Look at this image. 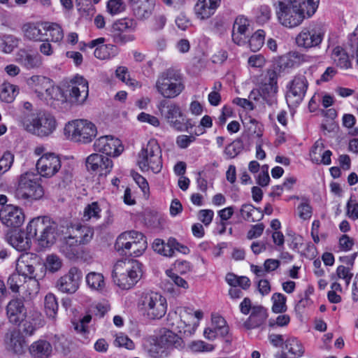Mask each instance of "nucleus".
Wrapping results in <instances>:
<instances>
[{
	"label": "nucleus",
	"mask_w": 358,
	"mask_h": 358,
	"mask_svg": "<svg viewBox=\"0 0 358 358\" xmlns=\"http://www.w3.org/2000/svg\"><path fill=\"white\" fill-rule=\"evenodd\" d=\"M142 274V264L138 261L125 259L118 260L115 264L112 278L118 287L123 289H129L137 283Z\"/></svg>",
	"instance_id": "1"
},
{
	"label": "nucleus",
	"mask_w": 358,
	"mask_h": 358,
	"mask_svg": "<svg viewBox=\"0 0 358 358\" xmlns=\"http://www.w3.org/2000/svg\"><path fill=\"white\" fill-rule=\"evenodd\" d=\"M20 124L27 132L39 137L51 134L56 129L55 118L49 113H24L20 117Z\"/></svg>",
	"instance_id": "2"
},
{
	"label": "nucleus",
	"mask_w": 358,
	"mask_h": 358,
	"mask_svg": "<svg viewBox=\"0 0 358 358\" xmlns=\"http://www.w3.org/2000/svg\"><path fill=\"white\" fill-rule=\"evenodd\" d=\"M185 88V82L181 73L174 69H168L157 76L155 89L164 99L178 97Z\"/></svg>",
	"instance_id": "3"
},
{
	"label": "nucleus",
	"mask_w": 358,
	"mask_h": 358,
	"mask_svg": "<svg viewBox=\"0 0 358 358\" xmlns=\"http://www.w3.org/2000/svg\"><path fill=\"white\" fill-rule=\"evenodd\" d=\"M146 237L137 231H127L120 234L115 241V248L121 254L139 257L146 250Z\"/></svg>",
	"instance_id": "4"
},
{
	"label": "nucleus",
	"mask_w": 358,
	"mask_h": 358,
	"mask_svg": "<svg viewBox=\"0 0 358 358\" xmlns=\"http://www.w3.org/2000/svg\"><path fill=\"white\" fill-rule=\"evenodd\" d=\"M43 195V188L34 173L27 172L20 176L17 187L15 191L17 199L32 201L41 199Z\"/></svg>",
	"instance_id": "5"
},
{
	"label": "nucleus",
	"mask_w": 358,
	"mask_h": 358,
	"mask_svg": "<svg viewBox=\"0 0 358 358\" xmlns=\"http://www.w3.org/2000/svg\"><path fill=\"white\" fill-rule=\"evenodd\" d=\"M138 165L143 171L158 173L162 169L161 148L155 139L150 140L138 154Z\"/></svg>",
	"instance_id": "6"
},
{
	"label": "nucleus",
	"mask_w": 358,
	"mask_h": 358,
	"mask_svg": "<svg viewBox=\"0 0 358 358\" xmlns=\"http://www.w3.org/2000/svg\"><path fill=\"white\" fill-rule=\"evenodd\" d=\"M64 130L67 138L83 143L91 142L97 134L94 124L87 120L69 122L65 125Z\"/></svg>",
	"instance_id": "7"
},
{
	"label": "nucleus",
	"mask_w": 358,
	"mask_h": 358,
	"mask_svg": "<svg viewBox=\"0 0 358 358\" xmlns=\"http://www.w3.org/2000/svg\"><path fill=\"white\" fill-rule=\"evenodd\" d=\"M141 309L143 315L150 320L164 317L167 310V302L164 296L155 292L144 293L141 296Z\"/></svg>",
	"instance_id": "8"
},
{
	"label": "nucleus",
	"mask_w": 358,
	"mask_h": 358,
	"mask_svg": "<svg viewBox=\"0 0 358 358\" xmlns=\"http://www.w3.org/2000/svg\"><path fill=\"white\" fill-rule=\"evenodd\" d=\"M28 234L31 237L37 236L38 241L42 247H48L53 244L56 237V224L50 222H45L39 218L32 220L27 227Z\"/></svg>",
	"instance_id": "9"
},
{
	"label": "nucleus",
	"mask_w": 358,
	"mask_h": 358,
	"mask_svg": "<svg viewBox=\"0 0 358 358\" xmlns=\"http://www.w3.org/2000/svg\"><path fill=\"white\" fill-rule=\"evenodd\" d=\"M192 317V310L187 307H178L173 313L169 314V325L175 331L192 335L196 331L198 324L191 325L189 319Z\"/></svg>",
	"instance_id": "10"
},
{
	"label": "nucleus",
	"mask_w": 358,
	"mask_h": 358,
	"mask_svg": "<svg viewBox=\"0 0 358 358\" xmlns=\"http://www.w3.org/2000/svg\"><path fill=\"white\" fill-rule=\"evenodd\" d=\"M276 13L280 23L289 28L299 25L307 17L306 11L303 9L294 8L281 0L278 1V10Z\"/></svg>",
	"instance_id": "11"
},
{
	"label": "nucleus",
	"mask_w": 358,
	"mask_h": 358,
	"mask_svg": "<svg viewBox=\"0 0 358 358\" xmlns=\"http://www.w3.org/2000/svg\"><path fill=\"white\" fill-rule=\"evenodd\" d=\"M324 36L323 29L315 24L302 28L296 37V43L299 47L310 49L318 47Z\"/></svg>",
	"instance_id": "12"
},
{
	"label": "nucleus",
	"mask_w": 358,
	"mask_h": 358,
	"mask_svg": "<svg viewBox=\"0 0 358 358\" xmlns=\"http://www.w3.org/2000/svg\"><path fill=\"white\" fill-rule=\"evenodd\" d=\"M135 28L136 23L133 20L121 19L112 24L109 30V35L114 43L124 44L134 40V36L131 33Z\"/></svg>",
	"instance_id": "13"
},
{
	"label": "nucleus",
	"mask_w": 358,
	"mask_h": 358,
	"mask_svg": "<svg viewBox=\"0 0 358 358\" xmlns=\"http://www.w3.org/2000/svg\"><path fill=\"white\" fill-rule=\"evenodd\" d=\"M158 109L171 127L178 131L183 130V113L178 104L162 100L158 105Z\"/></svg>",
	"instance_id": "14"
},
{
	"label": "nucleus",
	"mask_w": 358,
	"mask_h": 358,
	"mask_svg": "<svg viewBox=\"0 0 358 358\" xmlns=\"http://www.w3.org/2000/svg\"><path fill=\"white\" fill-rule=\"evenodd\" d=\"M308 88V81L303 75H299L292 80L286 94V101L290 108L297 107L303 101Z\"/></svg>",
	"instance_id": "15"
},
{
	"label": "nucleus",
	"mask_w": 358,
	"mask_h": 358,
	"mask_svg": "<svg viewBox=\"0 0 358 358\" xmlns=\"http://www.w3.org/2000/svg\"><path fill=\"white\" fill-rule=\"evenodd\" d=\"M94 150L107 156L117 157L124 150L121 141L113 136H103L94 143Z\"/></svg>",
	"instance_id": "16"
},
{
	"label": "nucleus",
	"mask_w": 358,
	"mask_h": 358,
	"mask_svg": "<svg viewBox=\"0 0 358 358\" xmlns=\"http://www.w3.org/2000/svg\"><path fill=\"white\" fill-rule=\"evenodd\" d=\"M36 169L41 176L50 178L61 169L60 158L55 153H45L37 161Z\"/></svg>",
	"instance_id": "17"
},
{
	"label": "nucleus",
	"mask_w": 358,
	"mask_h": 358,
	"mask_svg": "<svg viewBox=\"0 0 358 358\" xmlns=\"http://www.w3.org/2000/svg\"><path fill=\"white\" fill-rule=\"evenodd\" d=\"M0 220L8 227H20L24 222L22 210L13 205L4 206L0 210Z\"/></svg>",
	"instance_id": "18"
},
{
	"label": "nucleus",
	"mask_w": 358,
	"mask_h": 358,
	"mask_svg": "<svg viewBox=\"0 0 358 358\" xmlns=\"http://www.w3.org/2000/svg\"><path fill=\"white\" fill-rule=\"evenodd\" d=\"M69 94L72 103L83 104L88 96V83L83 76H76L69 85Z\"/></svg>",
	"instance_id": "19"
},
{
	"label": "nucleus",
	"mask_w": 358,
	"mask_h": 358,
	"mask_svg": "<svg viewBox=\"0 0 358 358\" xmlns=\"http://www.w3.org/2000/svg\"><path fill=\"white\" fill-rule=\"evenodd\" d=\"M86 167L91 173L106 176L113 168V162L107 156L99 154H92L86 159Z\"/></svg>",
	"instance_id": "20"
},
{
	"label": "nucleus",
	"mask_w": 358,
	"mask_h": 358,
	"mask_svg": "<svg viewBox=\"0 0 358 358\" xmlns=\"http://www.w3.org/2000/svg\"><path fill=\"white\" fill-rule=\"evenodd\" d=\"M80 278L81 271L76 267H72L57 280V287L64 293L73 294L79 287Z\"/></svg>",
	"instance_id": "21"
},
{
	"label": "nucleus",
	"mask_w": 358,
	"mask_h": 358,
	"mask_svg": "<svg viewBox=\"0 0 358 358\" xmlns=\"http://www.w3.org/2000/svg\"><path fill=\"white\" fill-rule=\"evenodd\" d=\"M6 310L9 322L15 325H20L27 313L24 300L19 298L10 300L7 304Z\"/></svg>",
	"instance_id": "22"
},
{
	"label": "nucleus",
	"mask_w": 358,
	"mask_h": 358,
	"mask_svg": "<svg viewBox=\"0 0 358 358\" xmlns=\"http://www.w3.org/2000/svg\"><path fill=\"white\" fill-rule=\"evenodd\" d=\"M268 317L266 309L262 306H253L249 317L243 326L246 329H252L261 327Z\"/></svg>",
	"instance_id": "23"
},
{
	"label": "nucleus",
	"mask_w": 358,
	"mask_h": 358,
	"mask_svg": "<svg viewBox=\"0 0 358 358\" xmlns=\"http://www.w3.org/2000/svg\"><path fill=\"white\" fill-rule=\"evenodd\" d=\"M324 144L322 139L317 140L310 152V157L313 163L317 164H323L329 165L331 162V156L332 152L329 150H324Z\"/></svg>",
	"instance_id": "24"
},
{
	"label": "nucleus",
	"mask_w": 358,
	"mask_h": 358,
	"mask_svg": "<svg viewBox=\"0 0 358 358\" xmlns=\"http://www.w3.org/2000/svg\"><path fill=\"white\" fill-rule=\"evenodd\" d=\"M22 323L23 333L28 336H32L37 329L43 327L44 320L41 313L32 310L26 314V317Z\"/></svg>",
	"instance_id": "25"
},
{
	"label": "nucleus",
	"mask_w": 358,
	"mask_h": 358,
	"mask_svg": "<svg viewBox=\"0 0 358 358\" xmlns=\"http://www.w3.org/2000/svg\"><path fill=\"white\" fill-rule=\"evenodd\" d=\"M6 343L8 350L21 355L25 352L26 341L24 336L17 330L6 334Z\"/></svg>",
	"instance_id": "26"
},
{
	"label": "nucleus",
	"mask_w": 358,
	"mask_h": 358,
	"mask_svg": "<svg viewBox=\"0 0 358 358\" xmlns=\"http://www.w3.org/2000/svg\"><path fill=\"white\" fill-rule=\"evenodd\" d=\"M134 15L141 20L149 17L155 6V0H129Z\"/></svg>",
	"instance_id": "27"
},
{
	"label": "nucleus",
	"mask_w": 358,
	"mask_h": 358,
	"mask_svg": "<svg viewBox=\"0 0 358 358\" xmlns=\"http://www.w3.org/2000/svg\"><path fill=\"white\" fill-rule=\"evenodd\" d=\"M159 345L167 350L182 349L184 347L182 339L173 331L164 330L158 339Z\"/></svg>",
	"instance_id": "28"
},
{
	"label": "nucleus",
	"mask_w": 358,
	"mask_h": 358,
	"mask_svg": "<svg viewBox=\"0 0 358 358\" xmlns=\"http://www.w3.org/2000/svg\"><path fill=\"white\" fill-rule=\"evenodd\" d=\"M250 25L249 20L243 15L238 16L234 21L232 29V40L239 45L245 42V34Z\"/></svg>",
	"instance_id": "29"
},
{
	"label": "nucleus",
	"mask_w": 358,
	"mask_h": 358,
	"mask_svg": "<svg viewBox=\"0 0 358 358\" xmlns=\"http://www.w3.org/2000/svg\"><path fill=\"white\" fill-rule=\"evenodd\" d=\"M221 0H199L195 6V12L201 20H206L213 15L220 6Z\"/></svg>",
	"instance_id": "30"
},
{
	"label": "nucleus",
	"mask_w": 358,
	"mask_h": 358,
	"mask_svg": "<svg viewBox=\"0 0 358 358\" xmlns=\"http://www.w3.org/2000/svg\"><path fill=\"white\" fill-rule=\"evenodd\" d=\"M17 60L27 69L40 68L43 64L42 57L38 54H30L25 50H20Z\"/></svg>",
	"instance_id": "31"
},
{
	"label": "nucleus",
	"mask_w": 358,
	"mask_h": 358,
	"mask_svg": "<svg viewBox=\"0 0 358 358\" xmlns=\"http://www.w3.org/2000/svg\"><path fill=\"white\" fill-rule=\"evenodd\" d=\"M29 352L33 358H49L52 352V347L48 341L40 339L31 343Z\"/></svg>",
	"instance_id": "32"
},
{
	"label": "nucleus",
	"mask_w": 358,
	"mask_h": 358,
	"mask_svg": "<svg viewBox=\"0 0 358 358\" xmlns=\"http://www.w3.org/2000/svg\"><path fill=\"white\" fill-rule=\"evenodd\" d=\"M31 237L27 232L17 231L9 237L8 242L17 250L26 251L31 247Z\"/></svg>",
	"instance_id": "33"
},
{
	"label": "nucleus",
	"mask_w": 358,
	"mask_h": 358,
	"mask_svg": "<svg viewBox=\"0 0 358 358\" xmlns=\"http://www.w3.org/2000/svg\"><path fill=\"white\" fill-rule=\"evenodd\" d=\"M166 273L169 278L162 282V287L164 291L169 293H173L175 290L173 287V284L185 289L188 288L189 286L187 282L178 274L169 270L166 271Z\"/></svg>",
	"instance_id": "34"
},
{
	"label": "nucleus",
	"mask_w": 358,
	"mask_h": 358,
	"mask_svg": "<svg viewBox=\"0 0 358 358\" xmlns=\"http://www.w3.org/2000/svg\"><path fill=\"white\" fill-rule=\"evenodd\" d=\"M71 236L77 241L80 245H85L91 241L94 236V230L88 226H77L73 229Z\"/></svg>",
	"instance_id": "35"
},
{
	"label": "nucleus",
	"mask_w": 358,
	"mask_h": 358,
	"mask_svg": "<svg viewBox=\"0 0 358 358\" xmlns=\"http://www.w3.org/2000/svg\"><path fill=\"white\" fill-rule=\"evenodd\" d=\"M80 245L71 235L66 237L60 245V252L69 259L75 258L78 254V246Z\"/></svg>",
	"instance_id": "36"
},
{
	"label": "nucleus",
	"mask_w": 358,
	"mask_h": 358,
	"mask_svg": "<svg viewBox=\"0 0 358 358\" xmlns=\"http://www.w3.org/2000/svg\"><path fill=\"white\" fill-rule=\"evenodd\" d=\"M241 217L247 221L256 222L263 218L264 214L262 213L261 209L255 208L250 203L242 205L240 209Z\"/></svg>",
	"instance_id": "37"
},
{
	"label": "nucleus",
	"mask_w": 358,
	"mask_h": 358,
	"mask_svg": "<svg viewBox=\"0 0 358 358\" xmlns=\"http://www.w3.org/2000/svg\"><path fill=\"white\" fill-rule=\"evenodd\" d=\"M278 86L263 85L259 90V95L268 105L273 106L277 103Z\"/></svg>",
	"instance_id": "38"
},
{
	"label": "nucleus",
	"mask_w": 358,
	"mask_h": 358,
	"mask_svg": "<svg viewBox=\"0 0 358 358\" xmlns=\"http://www.w3.org/2000/svg\"><path fill=\"white\" fill-rule=\"evenodd\" d=\"M117 54V48L112 44L102 45L96 47L94 55L99 59H109Z\"/></svg>",
	"instance_id": "39"
},
{
	"label": "nucleus",
	"mask_w": 358,
	"mask_h": 358,
	"mask_svg": "<svg viewBox=\"0 0 358 358\" xmlns=\"http://www.w3.org/2000/svg\"><path fill=\"white\" fill-rule=\"evenodd\" d=\"M246 134L248 138H261L263 134L262 125L255 119L250 118L248 122H244Z\"/></svg>",
	"instance_id": "40"
},
{
	"label": "nucleus",
	"mask_w": 358,
	"mask_h": 358,
	"mask_svg": "<svg viewBox=\"0 0 358 358\" xmlns=\"http://www.w3.org/2000/svg\"><path fill=\"white\" fill-rule=\"evenodd\" d=\"M86 282L87 285L97 291H101L105 287L104 277L101 273L91 272L86 276Z\"/></svg>",
	"instance_id": "41"
},
{
	"label": "nucleus",
	"mask_w": 358,
	"mask_h": 358,
	"mask_svg": "<svg viewBox=\"0 0 358 358\" xmlns=\"http://www.w3.org/2000/svg\"><path fill=\"white\" fill-rule=\"evenodd\" d=\"M19 44V39L13 35L5 34L0 38V48L4 53H10Z\"/></svg>",
	"instance_id": "42"
},
{
	"label": "nucleus",
	"mask_w": 358,
	"mask_h": 358,
	"mask_svg": "<svg viewBox=\"0 0 358 358\" xmlns=\"http://www.w3.org/2000/svg\"><path fill=\"white\" fill-rule=\"evenodd\" d=\"M285 349L294 358L301 357L304 353V349L301 343L296 338H289L285 341Z\"/></svg>",
	"instance_id": "43"
},
{
	"label": "nucleus",
	"mask_w": 358,
	"mask_h": 358,
	"mask_svg": "<svg viewBox=\"0 0 358 358\" xmlns=\"http://www.w3.org/2000/svg\"><path fill=\"white\" fill-rule=\"evenodd\" d=\"M24 36L32 41H43V33L39 27L33 23L25 24L22 27Z\"/></svg>",
	"instance_id": "44"
},
{
	"label": "nucleus",
	"mask_w": 358,
	"mask_h": 358,
	"mask_svg": "<svg viewBox=\"0 0 358 358\" xmlns=\"http://www.w3.org/2000/svg\"><path fill=\"white\" fill-rule=\"evenodd\" d=\"M44 306L46 315L49 317L55 319L58 310V303L55 296L51 293L48 294L44 299Z\"/></svg>",
	"instance_id": "45"
},
{
	"label": "nucleus",
	"mask_w": 358,
	"mask_h": 358,
	"mask_svg": "<svg viewBox=\"0 0 358 358\" xmlns=\"http://www.w3.org/2000/svg\"><path fill=\"white\" fill-rule=\"evenodd\" d=\"M265 39V32L264 30L259 29L255 32L248 41L249 46L252 52L258 51L264 45Z\"/></svg>",
	"instance_id": "46"
},
{
	"label": "nucleus",
	"mask_w": 358,
	"mask_h": 358,
	"mask_svg": "<svg viewBox=\"0 0 358 358\" xmlns=\"http://www.w3.org/2000/svg\"><path fill=\"white\" fill-rule=\"evenodd\" d=\"M271 300L273 301V312L282 313L287 310L286 296L285 295L281 293H274L271 297Z\"/></svg>",
	"instance_id": "47"
},
{
	"label": "nucleus",
	"mask_w": 358,
	"mask_h": 358,
	"mask_svg": "<svg viewBox=\"0 0 358 358\" xmlns=\"http://www.w3.org/2000/svg\"><path fill=\"white\" fill-rule=\"evenodd\" d=\"M334 55L338 58H334L337 65L343 69H349L351 67V62L349 56L340 47H336L334 50Z\"/></svg>",
	"instance_id": "48"
},
{
	"label": "nucleus",
	"mask_w": 358,
	"mask_h": 358,
	"mask_svg": "<svg viewBox=\"0 0 358 358\" xmlns=\"http://www.w3.org/2000/svg\"><path fill=\"white\" fill-rule=\"evenodd\" d=\"M212 324L213 328L218 332L221 336H225L229 333V327L226 320L220 315L212 316Z\"/></svg>",
	"instance_id": "49"
},
{
	"label": "nucleus",
	"mask_w": 358,
	"mask_h": 358,
	"mask_svg": "<svg viewBox=\"0 0 358 358\" xmlns=\"http://www.w3.org/2000/svg\"><path fill=\"white\" fill-rule=\"evenodd\" d=\"M17 94L15 86L13 85H3L0 87V98L5 102H12Z\"/></svg>",
	"instance_id": "50"
},
{
	"label": "nucleus",
	"mask_w": 358,
	"mask_h": 358,
	"mask_svg": "<svg viewBox=\"0 0 358 358\" xmlns=\"http://www.w3.org/2000/svg\"><path fill=\"white\" fill-rule=\"evenodd\" d=\"M26 278L16 272L10 275L7 283L13 292H19L20 287L24 283Z\"/></svg>",
	"instance_id": "51"
},
{
	"label": "nucleus",
	"mask_w": 358,
	"mask_h": 358,
	"mask_svg": "<svg viewBox=\"0 0 358 358\" xmlns=\"http://www.w3.org/2000/svg\"><path fill=\"white\" fill-rule=\"evenodd\" d=\"M313 293V287H308L303 295L300 296V300L296 303L295 309L296 311L301 312L306 307L310 306L312 304V301L310 299V296Z\"/></svg>",
	"instance_id": "52"
},
{
	"label": "nucleus",
	"mask_w": 358,
	"mask_h": 358,
	"mask_svg": "<svg viewBox=\"0 0 358 358\" xmlns=\"http://www.w3.org/2000/svg\"><path fill=\"white\" fill-rule=\"evenodd\" d=\"M100 212L101 208H99L98 203L92 202L85 208L83 219L85 221H88L92 218L98 219L100 216Z\"/></svg>",
	"instance_id": "53"
},
{
	"label": "nucleus",
	"mask_w": 358,
	"mask_h": 358,
	"mask_svg": "<svg viewBox=\"0 0 358 358\" xmlns=\"http://www.w3.org/2000/svg\"><path fill=\"white\" fill-rule=\"evenodd\" d=\"M301 200V203L297 207L298 214L301 219L306 220L312 216V207L307 199L302 198Z\"/></svg>",
	"instance_id": "54"
},
{
	"label": "nucleus",
	"mask_w": 358,
	"mask_h": 358,
	"mask_svg": "<svg viewBox=\"0 0 358 358\" xmlns=\"http://www.w3.org/2000/svg\"><path fill=\"white\" fill-rule=\"evenodd\" d=\"M62 265V260L58 256L50 255L46 257L45 266L49 271L55 273L61 268Z\"/></svg>",
	"instance_id": "55"
},
{
	"label": "nucleus",
	"mask_w": 358,
	"mask_h": 358,
	"mask_svg": "<svg viewBox=\"0 0 358 358\" xmlns=\"http://www.w3.org/2000/svg\"><path fill=\"white\" fill-rule=\"evenodd\" d=\"M271 16V8L266 5H262L258 8L256 20L260 24H264L269 21Z\"/></svg>",
	"instance_id": "56"
},
{
	"label": "nucleus",
	"mask_w": 358,
	"mask_h": 358,
	"mask_svg": "<svg viewBox=\"0 0 358 358\" xmlns=\"http://www.w3.org/2000/svg\"><path fill=\"white\" fill-rule=\"evenodd\" d=\"M72 179V173L69 170L64 169L62 171L55 185L57 186L59 189H65L71 184Z\"/></svg>",
	"instance_id": "57"
},
{
	"label": "nucleus",
	"mask_w": 358,
	"mask_h": 358,
	"mask_svg": "<svg viewBox=\"0 0 358 358\" xmlns=\"http://www.w3.org/2000/svg\"><path fill=\"white\" fill-rule=\"evenodd\" d=\"M14 161V155L10 152H6L0 158V175L8 171Z\"/></svg>",
	"instance_id": "58"
},
{
	"label": "nucleus",
	"mask_w": 358,
	"mask_h": 358,
	"mask_svg": "<svg viewBox=\"0 0 358 358\" xmlns=\"http://www.w3.org/2000/svg\"><path fill=\"white\" fill-rule=\"evenodd\" d=\"M34 271L32 265L27 264L23 259H18L16 263V272L27 278L31 275Z\"/></svg>",
	"instance_id": "59"
},
{
	"label": "nucleus",
	"mask_w": 358,
	"mask_h": 358,
	"mask_svg": "<svg viewBox=\"0 0 358 358\" xmlns=\"http://www.w3.org/2000/svg\"><path fill=\"white\" fill-rule=\"evenodd\" d=\"M242 150V145L240 141L236 140L229 144L224 150V153L230 158H234Z\"/></svg>",
	"instance_id": "60"
},
{
	"label": "nucleus",
	"mask_w": 358,
	"mask_h": 358,
	"mask_svg": "<svg viewBox=\"0 0 358 358\" xmlns=\"http://www.w3.org/2000/svg\"><path fill=\"white\" fill-rule=\"evenodd\" d=\"M350 271L351 269L350 267H346L343 265L338 266L336 269V275L338 278L344 280L347 285H349L353 277V273H351Z\"/></svg>",
	"instance_id": "61"
},
{
	"label": "nucleus",
	"mask_w": 358,
	"mask_h": 358,
	"mask_svg": "<svg viewBox=\"0 0 358 358\" xmlns=\"http://www.w3.org/2000/svg\"><path fill=\"white\" fill-rule=\"evenodd\" d=\"M47 30L50 31V35L52 41L59 42L64 37L63 31L61 27L56 23H52L47 28Z\"/></svg>",
	"instance_id": "62"
},
{
	"label": "nucleus",
	"mask_w": 358,
	"mask_h": 358,
	"mask_svg": "<svg viewBox=\"0 0 358 358\" xmlns=\"http://www.w3.org/2000/svg\"><path fill=\"white\" fill-rule=\"evenodd\" d=\"M115 345L117 347H124L129 350H131L134 348L133 341L123 334L117 335L115 340Z\"/></svg>",
	"instance_id": "63"
},
{
	"label": "nucleus",
	"mask_w": 358,
	"mask_h": 358,
	"mask_svg": "<svg viewBox=\"0 0 358 358\" xmlns=\"http://www.w3.org/2000/svg\"><path fill=\"white\" fill-rule=\"evenodd\" d=\"M347 215L352 220L358 219V203L350 198L346 205Z\"/></svg>",
	"instance_id": "64"
}]
</instances>
